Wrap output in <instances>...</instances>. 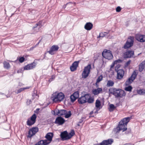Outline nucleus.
I'll use <instances>...</instances> for the list:
<instances>
[{
  "instance_id": "obj_1",
  "label": "nucleus",
  "mask_w": 145,
  "mask_h": 145,
  "mask_svg": "<svg viewBox=\"0 0 145 145\" xmlns=\"http://www.w3.org/2000/svg\"><path fill=\"white\" fill-rule=\"evenodd\" d=\"M108 93L109 95H113L116 98H121L126 95L125 93L123 90L113 88L109 89Z\"/></svg>"
},
{
  "instance_id": "obj_2",
  "label": "nucleus",
  "mask_w": 145,
  "mask_h": 145,
  "mask_svg": "<svg viewBox=\"0 0 145 145\" xmlns=\"http://www.w3.org/2000/svg\"><path fill=\"white\" fill-rule=\"evenodd\" d=\"M131 119V117H127L124 118L119 122L118 127L116 128V130L118 132L122 130L123 132L124 131L127 129V126L128 122H129Z\"/></svg>"
},
{
  "instance_id": "obj_3",
  "label": "nucleus",
  "mask_w": 145,
  "mask_h": 145,
  "mask_svg": "<svg viewBox=\"0 0 145 145\" xmlns=\"http://www.w3.org/2000/svg\"><path fill=\"white\" fill-rule=\"evenodd\" d=\"M55 95L53 99V101L54 102H60L64 98V95L61 92L59 93L56 92L55 93Z\"/></svg>"
},
{
  "instance_id": "obj_4",
  "label": "nucleus",
  "mask_w": 145,
  "mask_h": 145,
  "mask_svg": "<svg viewBox=\"0 0 145 145\" xmlns=\"http://www.w3.org/2000/svg\"><path fill=\"white\" fill-rule=\"evenodd\" d=\"M134 42V37H130L128 39L123 48L125 49L130 48L133 46Z\"/></svg>"
},
{
  "instance_id": "obj_5",
  "label": "nucleus",
  "mask_w": 145,
  "mask_h": 145,
  "mask_svg": "<svg viewBox=\"0 0 145 145\" xmlns=\"http://www.w3.org/2000/svg\"><path fill=\"white\" fill-rule=\"evenodd\" d=\"M103 57L105 58L110 60L113 57L111 52L109 50H105L102 54Z\"/></svg>"
},
{
  "instance_id": "obj_6",
  "label": "nucleus",
  "mask_w": 145,
  "mask_h": 145,
  "mask_svg": "<svg viewBox=\"0 0 145 145\" xmlns=\"http://www.w3.org/2000/svg\"><path fill=\"white\" fill-rule=\"evenodd\" d=\"M91 68V65L90 64H88L87 66L85 67L82 74L83 78H85L88 76L90 73Z\"/></svg>"
},
{
  "instance_id": "obj_7",
  "label": "nucleus",
  "mask_w": 145,
  "mask_h": 145,
  "mask_svg": "<svg viewBox=\"0 0 145 145\" xmlns=\"http://www.w3.org/2000/svg\"><path fill=\"white\" fill-rule=\"evenodd\" d=\"M137 75L136 72L134 71L133 72L131 76L125 82V85L126 86H128L131 84L135 80L137 76Z\"/></svg>"
},
{
  "instance_id": "obj_8",
  "label": "nucleus",
  "mask_w": 145,
  "mask_h": 145,
  "mask_svg": "<svg viewBox=\"0 0 145 145\" xmlns=\"http://www.w3.org/2000/svg\"><path fill=\"white\" fill-rule=\"evenodd\" d=\"M38 128L37 127L32 128L29 130L27 137L29 138H31L38 132Z\"/></svg>"
},
{
  "instance_id": "obj_9",
  "label": "nucleus",
  "mask_w": 145,
  "mask_h": 145,
  "mask_svg": "<svg viewBox=\"0 0 145 145\" xmlns=\"http://www.w3.org/2000/svg\"><path fill=\"white\" fill-rule=\"evenodd\" d=\"M115 71L117 72L116 78L118 79L121 80L123 78L124 75V71L123 69H119L117 70L116 68Z\"/></svg>"
},
{
  "instance_id": "obj_10",
  "label": "nucleus",
  "mask_w": 145,
  "mask_h": 145,
  "mask_svg": "<svg viewBox=\"0 0 145 145\" xmlns=\"http://www.w3.org/2000/svg\"><path fill=\"white\" fill-rule=\"evenodd\" d=\"M59 47L57 45H53L52 46L48 52L52 55H54L55 52L57 51L59 49Z\"/></svg>"
},
{
  "instance_id": "obj_11",
  "label": "nucleus",
  "mask_w": 145,
  "mask_h": 145,
  "mask_svg": "<svg viewBox=\"0 0 145 145\" xmlns=\"http://www.w3.org/2000/svg\"><path fill=\"white\" fill-rule=\"evenodd\" d=\"M113 139H109L107 140H103L99 144H94V145H111L113 142Z\"/></svg>"
},
{
  "instance_id": "obj_12",
  "label": "nucleus",
  "mask_w": 145,
  "mask_h": 145,
  "mask_svg": "<svg viewBox=\"0 0 145 145\" xmlns=\"http://www.w3.org/2000/svg\"><path fill=\"white\" fill-rule=\"evenodd\" d=\"M54 112L55 113L54 114L55 115L62 116L66 114L67 113V111L66 110L63 109H62L60 110L57 109L55 110Z\"/></svg>"
},
{
  "instance_id": "obj_13",
  "label": "nucleus",
  "mask_w": 145,
  "mask_h": 145,
  "mask_svg": "<svg viewBox=\"0 0 145 145\" xmlns=\"http://www.w3.org/2000/svg\"><path fill=\"white\" fill-rule=\"evenodd\" d=\"M65 121L64 118L60 116H58L56 118L55 123L59 125H62L64 123Z\"/></svg>"
},
{
  "instance_id": "obj_14",
  "label": "nucleus",
  "mask_w": 145,
  "mask_h": 145,
  "mask_svg": "<svg viewBox=\"0 0 145 145\" xmlns=\"http://www.w3.org/2000/svg\"><path fill=\"white\" fill-rule=\"evenodd\" d=\"M60 136L62 140L69 139V138L68 135V133L66 131L61 132V133Z\"/></svg>"
},
{
  "instance_id": "obj_15",
  "label": "nucleus",
  "mask_w": 145,
  "mask_h": 145,
  "mask_svg": "<svg viewBox=\"0 0 145 145\" xmlns=\"http://www.w3.org/2000/svg\"><path fill=\"white\" fill-rule=\"evenodd\" d=\"M87 94H85L84 95L82 96L78 99V103L80 104H82L86 102Z\"/></svg>"
},
{
  "instance_id": "obj_16",
  "label": "nucleus",
  "mask_w": 145,
  "mask_h": 145,
  "mask_svg": "<svg viewBox=\"0 0 145 145\" xmlns=\"http://www.w3.org/2000/svg\"><path fill=\"white\" fill-rule=\"evenodd\" d=\"M134 54V52L133 51L128 50L124 53V57L125 58H130L133 56Z\"/></svg>"
},
{
  "instance_id": "obj_17",
  "label": "nucleus",
  "mask_w": 145,
  "mask_h": 145,
  "mask_svg": "<svg viewBox=\"0 0 145 145\" xmlns=\"http://www.w3.org/2000/svg\"><path fill=\"white\" fill-rule=\"evenodd\" d=\"M36 65V63L35 62H33V63L29 64L25 66L24 67V69L26 70L32 69L35 68Z\"/></svg>"
},
{
  "instance_id": "obj_18",
  "label": "nucleus",
  "mask_w": 145,
  "mask_h": 145,
  "mask_svg": "<svg viewBox=\"0 0 145 145\" xmlns=\"http://www.w3.org/2000/svg\"><path fill=\"white\" fill-rule=\"evenodd\" d=\"M42 22L39 21L38 23H36L33 27V29L36 30V32H38L40 30V28L42 26Z\"/></svg>"
},
{
  "instance_id": "obj_19",
  "label": "nucleus",
  "mask_w": 145,
  "mask_h": 145,
  "mask_svg": "<svg viewBox=\"0 0 145 145\" xmlns=\"http://www.w3.org/2000/svg\"><path fill=\"white\" fill-rule=\"evenodd\" d=\"M135 38L136 39L139 41L142 42H145V35L137 34Z\"/></svg>"
},
{
  "instance_id": "obj_20",
  "label": "nucleus",
  "mask_w": 145,
  "mask_h": 145,
  "mask_svg": "<svg viewBox=\"0 0 145 145\" xmlns=\"http://www.w3.org/2000/svg\"><path fill=\"white\" fill-rule=\"evenodd\" d=\"M79 63V61H76L72 64V65L70 67V69L71 71H74L76 70Z\"/></svg>"
},
{
  "instance_id": "obj_21",
  "label": "nucleus",
  "mask_w": 145,
  "mask_h": 145,
  "mask_svg": "<svg viewBox=\"0 0 145 145\" xmlns=\"http://www.w3.org/2000/svg\"><path fill=\"white\" fill-rule=\"evenodd\" d=\"M87 96L86 102L90 104L93 103L94 101V97L91 96L89 94H87Z\"/></svg>"
},
{
  "instance_id": "obj_22",
  "label": "nucleus",
  "mask_w": 145,
  "mask_h": 145,
  "mask_svg": "<svg viewBox=\"0 0 145 145\" xmlns=\"http://www.w3.org/2000/svg\"><path fill=\"white\" fill-rule=\"evenodd\" d=\"M93 24L91 23H87L84 26L85 29L87 30H90L92 28Z\"/></svg>"
},
{
  "instance_id": "obj_23",
  "label": "nucleus",
  "mask_w": 145,
  "mask_h": 145,
  "mask_svg": "<svg viewBox=\"0 0 145 145\" xmlns=\"http://www.w3.org/2000/svg\"><path fill=\"white\" fill-rule=\"evenodd\" d=\"M53 136V133H49L47 134L45 137L48 141L51 142Z\"/></svg>"
},
{
  "instance_id": "obj_24",
  "label": "nucleus",
  "mask_w": 145,
  "mask_h": 145,
  "mask_svg": "<svg viewBox=\"0 0 145 145\" xmlns=\"http://www.w3.org/2000/svg\"><path fill=\"white\" fill-rule=\"evenodd\" d=\"M145 65V61H142L139 66V71L140 72H142L143 70Z\"/></svg>"
},
{
  "instance_id": "obj_25",
  "label": "nucleus",
  "mask_w": 145,
  "mask_h": 145,
  "mask_svg": "<svg viewBox=\"0 0 145 145\" xmlns=\"http://www.w3.org/2000/svg\"><path fill=\"white\" fill-rule=\"evenodd\" d=\"M102 91V89L101 88H98L97 89H93V93L95 95H98Z\"/></svg>"
},
{
  "instance_id": "obj_26",
  "label": "nucleus",
  "mask_w": 145,
  "mask_h": 145,
  "mask_svg": "<svg viewBox=\"0 0 145 145\" xmlns=\"http://www.w3.org/2000/svg\"><path fill=\"white\" fill-rule=\"evenodd\" d=\"M101 105V102L100 100L97 99L95 102V107H96L97 111H98L100 109V106Z\"/></svg>"
},
{
  "instance_id": "obj_27",
  "label": "nucleus",
  "mask_w": 145,
  "mask_h": 145,
  "mask_svg": "<svg viewBox=\"0 0 145 145\" xmlns=\"http://www.w3.org/2000/svg\"><path fill=\"white\" fill-rule=\"evenodd\" d=\"M51 142L47 139L44 140H41L39 141V142L42 145H47L50 143Z\"/></svg>"
},
{
  "instance_id": "obj_28",
  "label": "nucleus",
  "mask_w": 145,
  "mask_h": 145,
  "mask_svg": "<svg viewBox=\"0 0 145 145\" xmlns=\"http://www.w3.org/2000/svg\"><path fill=\"white\" fill-rule=\"evenodd\" d=\"M4 67L5 69H8L10 67L9 63L6 61H4L3 63Z\"/></svg>"
},
{
  "instance_id": "obj_29",
  "label": "nucleus",
  "mask_w": 145,
  "mask_h": 145,
  "mask_svg": "<svg viewBox=\"0 0 145 145\" xmlns=\"http://www.w3.org/2000/svg\"><path fill=\"white\" fill-rule=\"evenodd\" d=\"M114 82L112 80H109L107 81L106 86L108 87H112L114 86Z\"/></svg>"
},
{
  "instance_id": "obj_30",
  "label": "nucleus",
  "mask_w": 145,
  "mask_h": 145,
  "mask_svg": "<svg viewBox=\"0 0 145 145\" xmlns=\"http://www.w3.org/2000/svg\"><path fill=\"white\" fill-rule=\"evenodd\" d=\"M121 62L122 61L120 59H118L115 61L111 65L110 69H111L112 68H113L115 64H117L118 63H121Z\"/></svg>"
},
{
  "instance_id": "obj_31",
  "label": "nucleus",
  "mask_w": 145,
  "mask_h": 145,
  "mask_svg": "<svg viewBox=\"0 0 145 145\" xmlns=\"http://www.w3.org/2000/svg\"><path fill=\"white\" fill-rule=\"evenodd\" d=\"M137 93L139 95H145V89H139L137 90Z\"/></svg>"
},
{
  "instance_id": "obj_32",
  "label": "nucleus",
  "mask_w": 145,
  "mask_h": 145,
  "mask_svg": "<svg viewBox=\"0 0 145 145\" xmlns=\"http://www.w3.org/2000/svg\"><path fill=\"white\" fill-rule=\"evenodd\" d=\"M37 118V116L35 114H34L31 117L30 119L31 121H33L35 123L36 121V120Z\"/></svg>"
},
{
  "instance_id": "obj_33",
  "label": "nucleus",
  "mask_w": 145,
  "mask_h": 145,
  "mask_svg": "<svg viewBox=\"0 0 145 145\" xmlns=\"http://www.w3.org/2000/svg\"><path fill=\"white\" fill-rule=\"evenodd\" d=\"M35 123V122L33 123V121H31V120L30 119H28L27 122V125L29 126H31L32 125L34 124Z\"/></svg>"
},
{
  "instance_id": "obj_34",
  "label": "nucleus",
  "mask_w": 145,
  "mask_h": 145,
  "mask_svg": "<svg viewBox=\"0 0 145 145\" xmlns=\"http://www.w3.org/2000/svg\"><path fill=\"white\" fill-rule=\"evenodd\" d=\"M75 134L74 132V130H72L69 134L68 133L69 137V139H70Z\"/></svg>"
},
{
  "instance_id": "obj_35",
  "label": "nucleus",
  "mask_w": 145,
  "mask_h": 145,
  "mask_svg": "<svg viewBox=\"0 0 145 145\" xmlns=\"http://www.w3.org/2000/svg\"><path fill=\"white\" fill-rule=\"evenodd\" d=\"M29 88V87H26V88H21L18 90L17 92H16V93L17 94H18V93H20V92H21V91H24V90L25 89H28Z\"/></svg>"
},
{
  "instance_id": "obj_36",
  "label": "nucleus",
  "mask_w": 145,
  "mask_h": 145,
  "mask_svg": "<svg viewBox=\"0 0 145 145\" xmlns=\"http://www.w3.org/2000/svg\"><path fill=\"white\" fill-rule=\"evenodd\" d=\"M110 108L109 110L110 111H113L115 108V107L113 104H110L109 105Z\"/></svg>"
},
{
  "instance_id": "obj_37",
  "label": "nucleus",
  "mask_w": 145,
  "mask_h": 145,
  "mask_svg": "<svg viewBox=\"0 0 145 145\" xmlns=\"http://www.w3.org/2000/svg\"><path fill=\"white\" fill-rule=\"evenodd\" d=\"M132 89V87L131 86H129L125 88V89L127 91H131Z\"/></svg>"
},
{
  "instance_id": "obj_38",
  "label": "nucleus",
  "mask_w": 145,
  "mask_h": 145,
  "mask_svg": "<svg viewBox=\"0 0 145 145\" xmlns=\"http://www.w3.org/2000/svg\"><path fill=\"white\" fill-rule=\"evenodd\" d=\"M108 33L106 32H102L100 33L99 37H103L107 35L108 34Z\"/></svg>"
},
{
  "instance_id": "obj_39",
  "label": "nucleus",
  "mask_w": 145,
  "mask_h": 145,
  "mask_svg": "<svg viewBox=\"0 0 145 145\" xmlns=\"http://www.w3.org/2000/svg\"><path fill=\"white\" fill-rule=\"evenodd\" d=\"M71 112L70 111H69L68 113H66L65 115V117L66 118H68L70 117L71 116Z\"/></svg>"
},
{
  "instance_id": "obj_40",
  "label": "nucleus",
  "mask_w": 145,
  "mask_h": 145,
  "mask_svg": "<svg viewBox=\"0 0 145 145\" xmlns=\"http://www.w3.org/2000/svg\"><path fill=\"white\" fill-rule=\"evenodd\" d=\"M71 100V102H73L75 101V100L77 99L75 97L72 95H71L70 96Z\"/></svg>"
},
{
  "instance_id": "obj_41",
  "label": "nucleus",
  "mask_w": 145,
  "mask_h": 145,
  "mask_svg": "<svg viewBox=\"0 0 145 145\" xmlns=\"http://www.w3.org/2000/svg\"><path fill=\"white\" fill-rule=\"evenodd\" d=\"M73 95L76 99H77L79 97V92L78 91H76L73 93Z\"/></svg>"
},
{
  "instance_id": "obj_42",
  "label": "nucleus",
  "mask_w": 145,
  "mask_h": 145,
  "mask_svg": "<svg viewBox=\"0 0 145 145\" xmlns=\"http://www.w3.org/2000/svg\"><path fill=\"white\" fill-rule=\"evenodd\" d=\"M103 78V76L102 75L100 76L97 80V82L99 83L101 81Z\"/></svg>"
},
{
  "instance_id": "obj_43",
  "label": "nucleus",
  "mask_w": 145,
  "mask_h": 145,
  "mask_svg": "<svg viewBox=\"0 0 145 145\" xmlns=\"http://www.w3.org/2000/svg\"><path fill=\"white\" fill-rule=\"evenodd\" d=\"M38 12L37 11L35 10H31L30 11V13L33 14H35Z\"/></svg>"
},
{
  "instance_id": "obj_44",
  "label": "nucleus",
  "mask_w": 145,
  "mask_h": 145,
  "mask_svg": "<svg viewBox=\"0 0 145 145\" xmlns=\"http://www.w3.org/2000/svg\"><path fill=\"white\" fill-rule=\"evenodd\" d=\"M24 60L25 59L23 57H21L19 58V62L21 63L23 62L24 61Z\"/></svg>"
},
{
  "instance_id": "obj_45",
  "label": "nucleus",
  "mask_w": 145,
  "mask_h": 145,
  "mask_svg": "<svg viewBox=\"0 0 145 145\" xmlns=\"http://www.w3.org/2000/svg\"><path fill=\"white\" fill-rule=\"evenodd\" d=\"M116 11L117 12H119L121 10V8L119 7H118L116 9Z\"/></svg>"
},
{
  "instance_id": "obj_46",
  "label": "nucleus",
  "mask_w": 145,
  "mask_h": 145,
  "mask_svg": "<svg viewBox=\"0 0 145 145\" xmlns=\"http://www.w3.org/2000/svg\"><path fill=\"white\" fill-rule=\"evenodd\" d=\"M71 3H72L71 2H69V3H67L66 4L64 5H63V8H65L66 7V6L67 5L71 4Z\"/></svg>"
},
{
  "instance_id": "obj_47",
  "label": "nucleus",
  "mask_w": 145,
  "mask_h": 145,
  "mask_svg": "<svg viewBox=\"0 0 145 145\" xmlns=\"http://www.w3.org/2000/svg\"><path fill=\"white\" fill-rule=\"evenodd\" d=\"M55 78V76H52V77L50 78L49 80V81L50 82H51V81H52V80L54 79V78Z\"/></svg>"
},
{
  "instance_id": "obj_48",
  "label": "nucleus",
  "mask_w": 145,
  "mask_h": 145,
  "mask_svg": "<svg viewBox=\"0 0 145 145\" xmlns=\"http://www.w3.org/2000/svg\"><path fill=\"white\" fill-rule=\"evenodd\" d=\"M131 61H128L126 63H125V65L126 66H127L129 65Z\"/></svg>"
},
{
  "instance_id": "obj_49",
  "label": "nucleus",
  "mask_w": 145,
  "mask_h": 145,
  "mask_svg": "<svg viewBox=\"0 0 145 145\" xmlns=\"http://www.w3.org/2000/svg\"><path fill=\"white\" fill-rule=\"evenodd\" d=\"M36 47V46H34V47H31L30 48V50H33V49L35 48V47Z\"/></svg>"
},
{
  "instance_id": "obj_50",
  "label": "nucleus",
  "mask_w": 145,
  "mask_h": 145,
  "mask_svg": "<svg viewBox=\"0 0 145 145\" xmlns=\"http://www.w3.org/2000/svg\"><path fill=\"white\" fill-rule=\"evenodd\" d=\"M93 111H91V112H90V113H89V114L90 115H91L92 114H93Z\"/></svg>"
},
{
  "instance_id": "obj_51",
  "label": "nucleus",
  "mask_w": 145,
  "mask_h": 145,
  "mask_svg": "<svg viewBox=\"0 0 145 145\" xmlns=\"http://www.w3.org/2000/svg\"><path fill=\"white\" fill-rule=\"evenodd\" d=\"M39 42H40V41H39V42H38V43L36 44V45H35V46H37V45H39Z\"/></svg>"
},
{
  "instance_id": "obj_52",
  "label": "nucleus",
  "mask_w": 145,
  "mask_h": 145,
  "mask_svg": "<svg viewBox=\"0 0 145 145\" xmlns=\"http://www.w3.org/2000/svg\"><path fill=\"white\" fill-rule=\"evenodd\" d=\"M36 110H39V108H37Z\"/></svg>"
},
{
  "instance_id": "obj_53",
  "label": "nucleus",
  "mask_w": 145,
  "mask_h": 145,
  "mask_svg": "<svg viewBox=\"0 0 145 145\" xmlns=\"http://www.w3.org/2000/svg\"><path fill=\"white\" fill-rule=\"evenodd\" d=\"M77 125L78 126H80V124L79 123L77 124Z\"/></svg>"
},
{
  "instance_id": "obj_54",
  "label": "nucleus",
  "mask_w": 145,
  "mask_h": 145,
  "mask_svg": "<svg viewBox=\"0 0 145 145\" xmlns=\"http://www.w3.org/2000/svg\"><path fill=\"white\" fill-rule=\"evenodd\" d=\"M82 123V121H80L79 122V123Z\"/></svg>"
},
{
  "instance_id": "obj_55",
  "label": "nucleus",
  "mask_w": 145,
  "mask_h": 145,
  "mask_svg": "<svg viewBox=\"0 0 145 145\" xmlns=\"http://www.w3.org/2000/svg\"><path fill=\"white\" fill-rule=\"evenodd\" d=\"M29 102H31V100H29Z\"/></svg>"
},
{
  "instance_id": "obj_56",
  "label": "nucleus",
  "mask_w": 145,
  "mask_h": 145,
  "mask_svg": "<svg viewBox=\"0 0 145 145\" xmlns=\"http://www.w3.org/2000/svg\"><path fill=\"white\" fill-rule=\"evenodd\" d=\"M9 61L10 62H12V61Z\"/></svg>"
},
{
  "instance_id": "obj_57",
  "label": "nucleus",
  "mask_w": 145,
  "mask_h": 145,
  "mask_svg": "<svg viewBox=\"0 0 145 145\" xmlns=\"http://www.w3.org/2000/svg\"><path fill=\"white\" fill-rule=\"evenodd\" d=\"M97 112H95V113H96Z\"/></svg>"
}]
</instances>
